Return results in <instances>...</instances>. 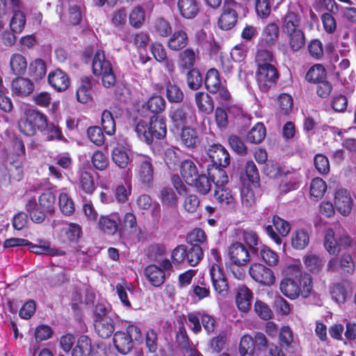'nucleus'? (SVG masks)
Segmentation results:
<instances>
[{"instance_id":"2","label":"nucleus","mask_w":356,"mask_h":356,"mask_svg":"<svg viewBox=\"0 0 356 356\" xmlns=\"http://www.w3.org/2000/svg\"><path fill=\"white\" fill-rule=\"evenodd\" d=\"M141 340L140 329L134 325H129L125 332H116L113 339L115 349L123 355L129 353L133 349L134 341Z\"/></svg>"},{"instance_id":"24","label":"nucleus","mask_w":356,"mask_h":356,"mask_svg":"<svg viewBox=\"0 0 356 356\" xmlns=\"http://www.w3.org/2000/svg\"><path fill=\"white\" fill-rule=\"evenodd\" d=\"M177 7L180 15L186 19L194 18L199 12L196 0H178Z\"/></svg>"},{"instance_id":"40","label":"nucleus","mask_w":356,"mask_h":356,"mask_svg":"<svg viewBox=\"0 0 356 356\" xmlns=\"http://www.w3.org/2000/svg\"><path fill=\"white\" fill-rule=\"evenodd\" d=\"M326 71L323 65L316 64L310 67L305 76V79L310 83H318L326 79Z\"/></svg>"},{"instance_id":"15","label":"nucleus","mask_w":356,"mask_h":356,"mask_svg":"<svg viewBox=\"0 0 356 356\" xmlns=\"http://www.w3.org/2000/svg\"><path fill=\"white\" fill-rule=\"evenodd\" d=\"M48 81L58 91L65 90L70 85V79L67 74L60 69H56L49 74Z\"/></svg>"},{"instance_id":"45","label":"nucleus","mask_w":356,"mask_h":356,"mask_svg":"<svg viewBox=\"0 0 356 356\" xmlns=\"http://www.w3.org/2000/svg\"><path fill=\"white\" fill-rule=\"evenodd\" d=\"M166 97L170 103H181L184 100V94L177 85L168 82L166 86Z\"/></svg>"},{"instance_id":"62","label":"nucleus","mask_w":356,"mask_h":356,"mask_svg":"<svg viewBox=\"0 0 356 356\" xmlns=\"http://www.w3.org/2000/svg\"><path fill=\"white\" fill-rule=\"evenodd\" d=\"M257 68L267 66V65H273L274 62V56L271 51L266 49H260L257 51L255 57Z\"/></svg>"},{"instance_id":"36","label":"nucleus","mask_w":356,"mask_h":356,"mask_svg":"<svg viewBox=\"0 0 356 356\" xmlns=\"http://www.w3.org/2000/svg\"><path fill=\"white\" fill-rule=\"evenodd\" d=\"M188 44V36L184 31H175L168 40V47L173 51H179Z\"/></svg>"},{"instance_id":"37","label":"nucleus","mask_w":356,"mask_h":356,"mask_svg":"<svg viewBox=\"0 0 356 356\" xmlns=\"http://www.w3.org/2000/svg\"><path fill=\"white\" fill-rule=\"evenodd\" d=\"M324 247L329 254L332 255H337L340 252L338 238L335 237L334 232L332 229H328L326 231Z\"/></svg>"},{"instance_id":"7","label":"nucleus","mask_w":356,"mask_h":356,"mask_svg":"<svg viewBox=\"0 0 356 356\" xmlns=\"http://www.w3.org/2000/svg\"><path fill=\"white\" fill-rule=\"evenodd\" d=\"M154 167L152 159L148 156H142L137 165L138 181L145 186L149 188L154 181Z\"/></svg>"},{"instance_id":"5","label":"nucleus","mask_w":356,"mask_h":356,"mask_svg":"<svg viewBox=\"0 0 356 356\" xmlns=\"http://www.w3.org/2000/svg\"><path fill=\"white\" fill-rule=\"evenodd\" d=\"M256 76L260 90L266 92L276 83L279 73L273 64L267 65V66L257 68Z\"/></svg>"},{"instance_id":"42","label":"nucleus","mask_w":356,"mask_h":356,"mask_svg":"<svg viewBox=\"0 0 356 356\" xmlns=\"http://www.w3.org/2000/svg\"><path fill=\"white\" fill-rule=\"evenodd\" d=\"M266 134V128L262 123H257L247 134V141L258 144L263 141Z\"/></svg>"},{"instance_id":"39","label":"nucleus","mask_w":356,"mask_h":356,"mask_svg":"<svg viewBox=\"0 0 356 356\" xmlns=\"http://www.w3.org/2000/svg\"><path fill=\"white\" fill-rule=\"evenodd\" d=\"M31 251L37 254H47L51 256H63L65 254V251L55 248H51L49 243L44 245H35L29 242L28 245Z\"/></svg>"},{"instance_id":"25","label":"nucleus","mask_w":356,"mask_h":356,"mask_svg":"<svg viewBox=\"0 0 356 356\" xmlns=\"http://www.w3.org/2000/svg\"><path fill=\"white\" fill-rule=\"evenodd\" d=\"M145 275L154 286H160L165 280L164 272L155 265H149L145 270Z\"/></svg>"},{"instance_id":"61","label":"nucleus","mask_w":356,"mask_h":356,"mask_svg":"<svg viewBox=\"0 0 356 356\" xmlns=\"http://www.w3.org/2000/svg\"><path fill=\"white\" fill-rule=\"evenodd\" d=\"M326 188V183L323 179L314 178L310 185V194L317 199L321 198L325 193Z\"/></svg>"},{"instance_id":"59","label":"nucleus","mask_w":356,"mask_h":356,"mask_svg":"<svg viewBox=\"0 0 356 356\" xmlns=\"http://www.w3.org/2000/svg\"><path fill=\"white\" fill-rule=\"evenodd\" d=\"M192 186H194L200 193L206 195L211 191V181L209 176L204 174L198 175Z\"/></svg>"},{"instance_id":"56","label":"nucleus","mask_w":356,"mask_h":356,"mask_svg":"<svg viewBox=\"0 0 356 356\" xmlns=\"http://www.w3.org/2000/svg\"><path fill=\"white\" fill-rule=\"evenodd\" d=\"M26 24V17L23 12L19 10L14 11V15L10 19V26L14 33H21Z\"/></svg>"},{"instance_id":"8","label":"nucleus","mask_w":356,"mask_h":356,"mask_svg":"<svg viewBox=\"0 0 356 356\" xmlns=\"http://www.w3.org/2000/svg\"><path fill=\"white\" fill-rule=\"evenodd\" d=\"M228 253L231 263L237 267L245 265L254 254L240 242L233 243L229 247Z\"/></svg>"},{"instance_id":"10","label":"nucleus","mask_w":356,"mask_h":356,"mask_svg":"<svg viewBox=\"0 0 356 356\" xmlns=\"http://www.w3.org/2000/svg\"><path fill=\"white\" fill-rule=\"evenodd\" d=\"M207 155L215 165L227 167L230 163V156L227 150L219 143H213L209 146Z\"/></svg>"},{"instance_id":"13","label":"nucleus","mask_w":356,"mask_h":356,"mask_svg":"<svg viewBox=\"0 0 356 356\" xmlns=\"http://www.w3.org/2000/svg\"><path fill=\"white\" fill-rule=\"evenodd\" d=\"M209 272L215 291L223 296H225L228 291V283L222 269L214 264Z\"/></svg>"},{"instance_id":"23","label":"nucleus","mask_w":356,"mask_h":356,"mask_svg":"<svg viewBox=\"0 0 356 356\" xmlns=\"http://www.w3.org/2000/svg\"><path fill=\"white\" fill-rule=\"evenodd\" d=\"M153 139H161L165 137L167 128L165 119L159 115H153L149 122Z\"/></svg>"},{"instance_id":"63","label":"nucleus","mask_w":356,"mask_h":356,"mask_svg":"<svg viewBox=\"0 0 356 356\" xmlns=\"http://www.w3.org/2000/svg\"><path fill=\"white\" fill-rule=\"evenodd\" d=\"M145 12L140 6L135 7L129 15L130 24L134 28H140L145 22Z\"/></svg>"},{"instance_id":"27","label":"nucleus","mask_w":356,"mask_h":356,"mask_svg":"<svg viewBox=\"0 0 356 356\" xmlns=\"http://www.w3.org/2000/svg\"><path fill=\"white\" fill-rule=\"evenodd\" d=\"M195 101L198 109L206 114H210L213 111L214 102L212 97L208 94L202 92H196Z\"/></svg>"},{"instance_id":"48","label":"nucleus","mask_w":356,"mask_h":356,"mask_svg":"<svg viewBox=\"0 0 356 356\" xmlns=\"http://www.w3.org/2000/svg\"><path fill=\"white\" fill-rule=\"evenodd\" d=\"M99 227L105 233L109 234L119 232V224L113 217L102 216L99 220Z\"/></svg>"},{"instance_id":"9","label":"nucleus","mask_w":356,"mask_h":356,"mask_svg":"<svg viewBox=\"0 0 356 356\" xmlns=\"http://www.w3.org/2000/svg\"><path fill=\"white\" fill-rule=\"evenodd\" d=\"M348 273H353L355 270V264L352 256L348 253H343L340 257H333L328 261L327 270L329 272H337L339 270Z\"/></svg>"},{"instance_id":"46","label":"nucleus","mask_w":356,"mask_h":356,"mask_svg":"<svg viewBox=\"0 0 356 356\" xmlns=\"http://www.w3.org/2000/svg\"><path fill=\"white\" fill-rule=\"evenodd\" d=\"M288 36L289 43L293 51L300 50L305 43V35L302 30L286 33Z\"/></svg>"},{"instance_id":"30","label":"nucleus","mask_w":356,"mask_h":356,"mask_svg":"<svg viewBox=\"0 0 356 356\" xmlns=\"http://www.w3.org/2000/svg\"><path fill=\"white\" fill-rule=\"evenodd\" d=\"M181 151L174 147H168L164 151V161L169 169H176L181 163Z\"/></svg>"},{"instance_id":"32","label":"nucleus","mask_w":356,"mask_h":356,"mask_svg":"<svg viewBox=\"0 0 356 356\" xmlns=\"http://www.w3.org/2000/svg\"><path fill=\"white\" fill-rule=\"evenodd\" d=\"M204 84L211 93L217 92L219 88L222 86L220 74L216 69L211 68L207 72Z\"/></svg>"},{"instance_id":"55","label":"nucleus","mask_w":356,"mask_h":356,"mask_svg":"<svg viewBox=\"0 0 356 356\" xmlns=\"http://www.w3.org/2000/svg\"><path fill=\"white\" fill-rule=\"evenodd\" d=\"M27 114L36 131H44L47 127V120L42 113L33 110L29 111Z\"/></svg>"},{"instance_id":"41","label":"nucleus","mask_w":356,"mask_h":356,"mask_svg":"<svg viewBox=\"0 0 356 356\" xmlns=\"http://www.w3.org/2000/svg\"><path fill=\"white\" fill-rule=\"evenodd\" d=\"M197 53L191 48L186 49L179 54V65L181 67L189 69L194 66Z\"/></svg>"},{"instance_id":"31","label":"nucleus","mask_w":356,"mask_h":356,"mask_svg":"<svg viewBox=\"0 0 356 356\" xmlns=\"http://www.w3.org/2000/svg\"><path fill=\"white\" fill-rule=\"evenodd\" d=\"M91 88V80L88 77L81 79L76 94V99L79 102L85 104L92 99Z\"/></svg>"},{"instance_id":"53","label":"nucleus","mask_w":356,"mask_h":356,"mask_svg":"<svg viewBox=\"0 0 356 356\" xmlns=\"http://www.w3.org/2000/svg\"><path fill=\"white\" fill-rule=\"evenodd\" d=\"M186 82L188 87L193 90L200 88L202 85V76L200 71L195 68L188 71L186 74Z\"/></svg>"},{"instance_id":"21","label":"nucleus","mask_w":356,"mask_h":356,"mask_svg":"<svg viewBox=\"0 0 356 356\" xmlns=\"http://www.w3.org/2000/svg\"><path fill=\"white\" fill-rule=\"evenodd\" d=\"M181 141L186 148L195 149L200 144L197 131L188 126L183 127L181 133Z\"/></svg>"},{"instance_id":"3","label":"nucleus","mask_w":356,"mask_h":356,"mask_svg":"<svg viewBox=\"0 0 356 356\" xmlns=\"http://www.w3.org/2000/svg\"><path fill=\"white\" fill-rule=\"evenodd\" d=\"M92 72L96 76H102V82L105 88H111L116 83V76L112 64L106 60L102 51L98 50L92 60Z\"/></svg>"},{"instance_id":"18","label":"nucleus","mask_w":356,"mask_h":356,"mask_svg":"<svg viewBox=\"0 0 356 356\" xmlns=\"http://www.w3.org/2000/svg\"><path fill=\"white\" fill-rule=\"evenodd\" d=\"M119 235L121 238H127L130 234L134 233L137 229V222L135 215L127 213L122 222L119 223Z\"/></svg>"},{"instance_id":"14","label":"nucleus","mask_w":356,"mask_h":356,"mask_svg":"<svg viewBox=\"0 0 356 356\" xmlns=\"http://www.w3.org/2000/svg\"><path fill=\"white\" fill-rule=\"evenodd\" d=\"M81 227L76 223H68L60 229L58 233L60 242L65 245H70L76 242L81 235Z\"/></svg>"},{"instance_id":"60","label":"nucleus","mask_w":356,"mask_h":356,"mask_svg":"<svg viewBox=\"0 0 356 356\" xmlns=\"http://www.w3.org/2000/svg\"><path fill=\"white\" fill-rule=\"evenodd\" d=\"M254 352L253 338L248 334L242 337L240 345L239 353L242 356L252 355Z\"/></svg>"},{"instance_id":"51","label":"nucleus","mask_w":356,"mask_h":356,"mask_svg":"<svg viewBox=\"0 0 356 356\" xmlns=\"http://www.w3.org/2000/svg\"><path fill=\"white\" fill-rule=\"evenodd\" d=\"M47 72L46 64L42 59H36L30 64L29 74L35 80L42 79Z\"/></svg>"},{"instance_id":"20","label":"nucleus","mask_w":356,"mask_h":356,"mask_svg":"<svg viewBox=\"0 0 356 356\" xmlns=\"http://www.w3.org/2000/svg\"><path fill=\"white\" fill-rule=\"evenodd\" d=\"M33 89V83L27 78L17 77L12 82V90L17 96H27Z\"/></svg>"},{"instance_id":"16","label":"nucleus","mask_w":356,"mask_h":356,"mask_svg":"<svg viewBox=\"0 0 356 356\" xmlns=\"http://www.w3.org/2000/svg\"><path fill=\"white\" fill-rule=\"evenodd\" d=\"M180 174L184 181L189 185L196 180L198 170L195 163L191 159H184L179 165Z\"/></svg>"},{"instance_id":"28","label":"nucleus","mask_w":356,"mask_h":356,"mask_svg":"<svg viewBox=\"0 0 356 356\" xmlns=\"http://www.w3.org/2000/svg\"><path fill=\"white\" fill-rule=\"evenodd\" d=\"M240 108L237 106L227 108V111L222 107H217L215 111V118L220 129H225L228 125V113H240Z\"/></svg>"},{"instance_id":"26","label":"nucleus","mask_w":356,"mask_h":356,"mask_svg":"<svg viewBox=\"0 0 356 356\" xmlns=\"http://www.w3.org/2000/svg\"><path fill=\"white\" fill-rule=\"evenodd\" d=\"M95 327L97 334L103 339L110 337L115 330L113 321L111 317L95 321Z\"/></svg>"},{"instance_id":"12","label":"nucleus","mask_w":356,"mask_h":356,"mask_svg":"<svg viewBox=\"0 0 356 356\" xmlns=\"http://www.w3.org/2000/svg\"><path fill=\"white\" fill-rule=\"evenodd\" d=\"M334 203L336 209L341 215L346 216L350 213L353 200L346 189L340 188L336 191Z\"/></svg>"},{"instance_id":"54","label":"nucleus","mask_w":356,"mask_h":356,"mask_svg":"<svg viewBox=\"0 0 356 356\" xmlns=\"http://www.w3.org/2000/svg\"><path fill=\"white\" fill-rule=\"evenodd\" d=\"M101 124L106 134L112 136L115 134V122L112 113L109 111L105 110L103 111Z\"/></svg>"},{"instance_id":"58","label":"nucleus","mask_w":356,"mask_h":356,"mask_svg":"<svg viewBox=\"0 0 356 356\" xmlns=\"http://www.w3.org/2000/svg\"><path fill=\"white\" fill-rule=\"evenodd\" d=\"M81 189L88 194H91L95 189V184L92 176L88 172L81 174L79 182Z\"/></svg>"},{"instance_id":"57","label":"nucleus","mask_w":356,"mask_h":356,"mask_svg":"<svg viewBox=\"0 0 356 356\" xmlns=\"http://www.w3.org/2000/svg\"><path fill=\"white\" fill-rule=\"evenodd\" d=\"M243 238L249 247L252 254H257L260 248L259 238L257 234L252 231H244Z\"/></svg>"},{"instance_id":"1","label":"nucleus","mask_w":356,"mask_h":356,"mask_svg":"<svg viewBox=\"0 0 356 356\" xmlns=\"http://www.w3.org/2000/svg\"><path fill=\"white\" fill-rule=\"evenodd\" d=\"M293 274L283 280L280 285L282 293L291 299H296L299 296L307 298L312 290V277L309 274L302 272L298 266L291 268Z\"/></svg>"},{"instance_id":"29","label":"nucleus","mask_w":356,"mask_h":356,"mask_svg":"<svg viewBox=\"0 0 356 356\" xmlns=\"http://www.w3.org/2000/svg\"><path fill=\"white\" fill-rule=\"evenodd\" d=\"M92 346V340L88 336H81L72 350V356H89Z\"/></svg>"},{"instance_id":"34","label":"nucleus","mask_w":356,"mask_h":356,"mask_svg":"<svg viewBox=\"0 0 356 356\" xmlns=\"http://www.w3.org/2000/svg\"><path fill=\"white\" fill-rule=\"evenodd\" d=\"M143 108L149 111L154 115H158L165 110V100L160 95L152 96L143 105Z\"/></svg>"},{"instance_id":"6","label":"nucleus","mask_w":356,"mask_h":356,"mask_svg":"<svg viewBox=\"0 0 356 356\" xmlns=\"http://www.w3.org/2000/svg\"><path fill=\"white\" fill-rule=\"evenodd\" d=\"M169 117L176 127L183 128L194 121L195 115L192 106L187 104H183L175 108H172Z\"/></svg>"},{"instance_id":"22","label":"nucleus","mask_w":356,"mask_h":356,"mask_svg":"<svg viewBox=\"0 0 356 356\" xmlns=\"http://www.w3.org/2000/svg\"><path fill=\"white\" fill-rule=\"evenodd\" d=\"M252 299V293L247 286L243 285L238 287L236 302L240 310L244 312L249 311L251 308Z\"/></svg>"},{"instance_id":"4","label":"nucleus","mask_w":356,"mask_h":356,"mask_svg":"<svg viewBox=\"0 0 356 356\" xmlns=\"http://www.w3.org/2000/svg\"><path fill=\"white\" fill-rule=\"evenodd\" d=\"M238 4L234 0H225L222 13L220 15L218 25L222 30H229L233 28L238 19L236 9Z\"/></svg>"},{"instance_id":"49","label":"nucleus","mask_w":356,"mask_h":356,"mask_svg":"<svg viewBox=\"0 0 356 356\" xmlns=\"http://www.w3.org/2000/svg\"><path fill=\"white\" fill-rule=\"evenodd\" d=\"M214 198L221 204V206H227L232 204L234 198L232 194V191L225 186L217 188L214 192Z\"/></svg>"},{"instance_id":"44","label":"nucleus","mask_w":356,"mask_h":356,"mask_svg":"<svg viewBox=\"0 0 356 356\" xmlns=\"http://www.w3.org/2000/svg\"><path fill=\"white\" fill-rule=\"evenodd\" d=\"M135 131L140 140H143L147 144L149 145L153 143L154 139L149 122L147 123L144 120L139 121L135 127Z\"/></svg>"},{"instance_id":"38","label":"nucleus","mask_w":356,"mask_h":356,"mask_svg":"<svg viewBox=\"0 0 356 356\" xmlns=\"http://www.w3.org/2000/svg\"><path fill=\"white\" fill-rule=\"evenodd\" d=\"M280 346L284 348L285 351L292 353L294 352L292 346L293 342V333L291 330L288 326H284L281 328L280 336Z\"/></svg>"},{"instance_id":"64","label":"nucleus","mask_w":356,"mask_h":356,"mask_svg":"<svg viewBox=\"0 0 356 356\" xmlns=\"http://www.w3.org/2000/svg\"><path fill=\"white\" fill-rule=\"evenodd\" d=\"M56 197L54 195L47 191L42 193L39 197V204L42 209L51 213L54 208Z\"/></svg>"},{"instance_id":"17","label":"nucleus","mask_w":356,"mask_h":356,"mask_svg":"<svg viewBox=\"0 0 356 356\" xmlns=\"http://www.w3.org/2000/svg\"><path fill=\"white\" fill-rule=\"evenodd\" d=\"M222 166L209 165L207 167V174L217 188L225 186L228 183V176Z\"/></svg>"},{"instance_id":"52","label":"nucleus","mask_w":356,"mask_h":356,"mask_svg":"<svg viewBox=\"0 0 356 356\" xmlns=\"http://www.w3.org/2000/svg\"><path fill=\"white\" fill-rule=\"evenodd\" d=\"M112 159L120 168H125L129 162V157L123 147H117L112 151Z\"/></svg>"},{"instance_id":"33","label":"nucleus","mask_w":356,"mask_h":356,"mask_svg":"<svg viewBox=\"0 0 356 356\" xmlns=\"http://www.w3.org/2000/svg\"><path fill=\"white\" fill-rule=\"evenodd\" d=\"M300 17L293 12H289L282 19V30L285 33L301 30Z\"/></svg>"},{"instance_id":"50","label":"nucleus","mask_w":356,"mask_h":356,"mask_svg":"<svg viewBox=\"0 0 356 356\" xmlns=\"http://www.w3.org/2000/svg\"><path fill=\"white\" fill-rule=\"evenodd\" d=\"M202 248L199 244L190 245L187 248L186 259L188 264L191 266H196L202 257Z\"/></svg>"},{"instance_id":"43","label":"nucleus","mask_w":356,"mask_h":356,"mask_svg":"<svg viewBox=\"0 0 356 356\" xmlns=\"http://www.w3.org/2000/svg\"><path fill=\"white\" fill-rule=\"evenodd\" d=\"M309 243V236L304 229H299L291 236V245L296 250L305 249Z\"/></svg>"},{"instance_id":"47","label":"nucleus","mask_w":356,"mask_h":356,"mask_svg":"<svg viewBox=\"0 0 356 356\" xmlns=\"http://www.w3.org/2000/svg\"><path fill=\"white\" fill-rule=\"evenodd\" d=\"M10 65L14 74H23L26 70L27 62L22 55L15 54L10 58Z\"/></svg>"},{"instance_id":"19","label":"nucleus","mask_w":356,"mask_h":356,"mask_svg":"<svg viewBox=\"0 0 356 356\" xmlns=\"http://www.w3.org/2000/svg\"><path fill=\"white\" fill-rule=\"evenodd\" d=\"M280 34L278 24L275 22L268 24L263 29L261 43L271 47L276 43Z\"/></svg>"},{"instance_id":"11","label":"nucleus","mask_w":356,"mask_h":356,"mask_svg":"<svg viewBox=\"0 0 356 356\" xmlns=\"http://www.w3.org/2000/svg\"><path fill=\"white\" fill-rule=\"evenodd\" d=\"M250 276L261 284L270 286L274 283L275 277L272 270L258 263L252 264L249 269Z\"/></svg>"},{"instance_id":"35","label":"nucleus","mask_w":356,"mask_h":356,"mask_svg":"<svg viewBox=\"0 0 356 356\" xmlns=\"http://www.w3.org/2000/svg\"><path fill=\"white\" fill-rule=\"evenodd\" d=\"M303 262L306 268L313 273L320 272L324 266L323 259L312 253L305 254L303 257Z\"/></svg>"}]
</instances>
